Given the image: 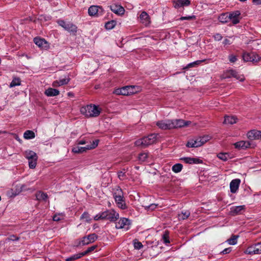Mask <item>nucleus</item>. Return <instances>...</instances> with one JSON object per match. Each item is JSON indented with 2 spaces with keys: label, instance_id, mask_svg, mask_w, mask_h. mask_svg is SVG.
<instances>
[{
  "label": "nucleus",
  "instance_id": "5701e85b",
  "mask_svg": "<svg viewBox=\"0 0 261 261\" xmlns=\"http://www.w3.org/2000/svg\"><path fill=\"white\" fill-rule=\"evenodd\" d=\"M113 196L114 198L123 197V192L119 186H116L113 189Z\"/></svg>",
  "mask_w": 261,
  "mask_h": 261
},
{
  "label": "nucleus",
  "instance_id": "c85d7f7f",
  "mask_svg": "<svg viewBox=\"0 0 261 261\" xmlns=\"http://www.w3.org/2000/svg\"><path fill=\"white\" fill-rule=\"evenodd\" d=\"M25 156L28 160L38 159L37 154L32 150L25 151Z\"/></svg>",
  "mask_w": 261,
  "mask_h": 261
},
{
  "label": "nucleus",
  "instance_id": "6ab92c4d",
  "mask_svg": "<svg viewBox=\"0 0 261 261\" xmlns=\"http://www.w3.org/2000/svg\"><path fill=\"white\" fill-rule=\"evenodd\" d=\"M115 202L117 205V206L122 209L125 210L127 208V206L125 203V199L123 197L115 198H114Z\"/></svg>",
  "mask_w": 261,
  "mask_h": 261
},
{
  "label": "nucleus",
  "instance_id": "e433bc0d",
  "mask_svg": "<svg viewBox=\"0 0 261 261\" xmlns=\"http://www.w3.org/2000/svg\"><path fill=\"white\" fill-rule=\"evenodd\" d=\"M20 80L18 77H14L12 81L11 82L9 87L12 88L16 86L20 85Z\"/></svg>",
  "mask_w": 261,
  "mask_h": 261
},
{
  "label": "nucleus",
  "instance_id": "864d4df0",
  "mask_svg": "<svg viewBox=\"0 0 261 261\" xmlns=\"http://www.w3.org/2000/svg\"><path fill=\"white\" fill-rule=\"evenodd\" d=\"M196 18V16L195 15L189 16H182L179 18L180 20H193Z\"/></svg>",
  "mask_w": 261,
  "mask_h": 261
},
{
  "label": "nucleus",
  "instance_id": "09e8293b",
  "mask_svg": "<svg viewBox=\"0 0 261 261\" xmlns=\"http://www.w3.org/2000/svg\"><path fill=\"white\" fill-rule=\"evenodd\" d=\"M157 204L154 203L150 204L149 205H144L143 206L145 207V209L146 210H154L157 207Z\"/></svg>",
  "mask_w": 261,
  "mask_h": 261
},
{
  "label": "nucleus",
  "instance_id": "49530a36",
  "mask_svg": "<svg viewBox=\"0 0 261 261\" xmlns=\"http://www.w3.org/2000/svg\"><path fill=\"white\" fill-rule=\"evenodd\" d=\"M96 247H97V246L94 245V246H91V247L88 248L86 251L82 252V255H83V256H85V255L88 254V253L93 251Z\"/></svg>",
  "mask_w": 261,
  "mask_h": 261
},
{
  "label": "nucleus",
  "instance_id": "1a4fd4ad",
  "mask_svg": "<svg viewBox=\"0 0 261 261\" xmlns=\"http://www.w3.org/2000/svg\"><path fill=\"white\" fill-rule=\"evenodd\" d=\"M243 58L245 62H257L260 60L259 56L255 53H244Z\"/></svg>",
  "mask_w": 261,
  "mask_h": 261
},
{
  "label": "nucleus",
  "instance_id": "4468645a",
  "mask_svg": "<svg viewBox=\"0 0 261 261\" xmlns=\"http://www.w3.org/2000/svg\"><path fill=\"white\" fill-rule=\"evenodd\" d=\"M180 160L189 164H198L202 163V161L201 160L195 158L184 157L181 158Z\"/></svg>",
  "mask_w": 261,
  "mask_h": 261
},
{
  "label": "nucleus",
  "instance_id": "c9c22d12",
  "mask_svg": "<svg viewBox=\"0 0 261 261\" xmlns=\"http://www.w3.org/2000/svg\"><path fill=\"white\" fill-rule=\"evenodd\" d=\"M182 167L183 166L181 164H176L172 166V170L175 173H178L181 171Z\"/></svg>",
  "mask_w": 261,
  "mask_h": 261
},
{
  "label": "nucleus",
  "instance_id": "ddd939ff",
  "mask_svg": "<svg viewBox=\"0 0 261 261\" xmlns=\"http://www.w3.org/2000/svg\"><path fill=\"white\" fill-rule=\"evenodd\" d=\"M201 139L199 137L189 140L187 143V146L188 147H198L201 146Z\"/></svg>",
  "mask_w": 261,
  "mask_h": 261
},
{
  "label": "nucleus",
  "instance_id": "f03ea898",
  "mask_svg": "<svg viewBox=\"0 0 261 261\" xmlns=\"http://www.w3.org/2000/svg\"><path fill=\"white\" fill-rule=\"evenodd\" d=\"M102 109L98 106L90 104L82 107L80 109L81 113L86 117H96L99 115Z\"/></svg>",
  "mask_w": 261,
  "mask_h": 261
},
{
  "label": "nucleus",
  "instance_id": "052dcab7",
  "mask_svg": "<svg viewBox=\"0 0 261 261\" xmlns=\"http://www.w3.org/2000/svg\"><path fill=\"white\" fill-rule=\"evenodd\" d=\"M231 251V247L227 248H225V249H224L221 252V253H222L223 254H227V253H229V252H230Z\"/></svg>",
  "mask_w": 261,
  "mask_h": 261
},
{
  "label": "nucleus",
  "instance_id": "bf43d9fd",
  "mask_svg": "<svg viewBox=\"0 0 261 261\" xmlns=\"http://www.w3.org/2000/svg\"><path fill=\"white\" fill-rule=\"evenodd\" d=\"M237 59L236 56L231 55L229 56V60L231 63H234L237 61Z\"/></svg>",
  "mask_w": 261,
  "mask_h": 261
},
{
  "label": "nucleus",
  "instance_id": "0e129e2a",
  "mask_svg": "<svg viewBox=\"0 0 261 261\" xmlns=\"http://www.w3.org/2000/svg\"><path fill=\"white\" fill-rule=\"evenodd\" d=\"M252 2L256 5L261 4V0H253Z\"/></svg>",
  "mask_w": 261,
  "mask_h": 261
},
{
  "label": "nucleus",
  "instance_id": "39448f33",
  "mask_svg": "<svg viewBox=\"0 0 261 261\" xmlns=\"http://www.w3.org/2000/svg\"><path fill=\"white\" fill-rule=\"evenodd\" d=\"M98 238V236L95 233H91L87 236H85L80 240H77L75 242V246L87 245L90 243L95 242Z\"/></svg>",
  "mask_w": 261,
  "mask_h": 261
},
{
  "label": "nucleus",
  "instance_id": "cd10ccee",
  "mask_svg": "<svg viewBox=\"0 0 261 261\" xmlns=\"http://www.w3.org/2000/svg\"><path fill=\"white\" fill-rule=\"evenodd\" d=\"M219 21L222 23H226L229 21V13H222L218 17Z\"/></svg>",
  "mask_w": 261,
  "mask_h": 261
},
{
  "label": "nucleus",
  "instance_id": "aec40b11",
  "mask_svg": "<svg viewBox=\"0 0 261 261\" xmlns=\"http://www.w3.org/2000/svg\"><path fill=\"white\" fill-rule=\"evenodd\" d=\"M245 209V205L232 206L230 208V213L234 216L241 214V212Z\"/></svg>",
  "mask_w": 261,
  "mask_h": 261
},
{
  "label": "nucleus",
  "instance_id": "338daca9",
  "mask_svg": "<svg viewBox=\"0 0 261 261\" xmlns=\"http://www.w3.org/2000/svg\"><path fill=\"white\" fill-rule=\"evenodd\" d=\"M15 139L16 140H18L19 142L21 141V140L18 138V137L17 136H16V137H15Z\"/></svg>",
  "mask_w": 261,
  "mask_h": 261
},
{
  "label": "nucleus",
  "instance_id": "c756f323",
  "mask_svg": "<svg viewBox=\"0 0 261 261\" xmlns=\"http://www.w3.org/2000/svg\"><path fill=\"white\" fill-rule=\"evenodd\" d=\"M237 122V118L234 116H227L225 117L224 123L233 124Z\"/></svg>",
  "mask_w": 261,
  "mask_h": 261
},
{
  "label": "nucleus",
  "instance_id": "ea45409f",
  "mask_svg": "<svg viewBox=\"0 0 261 261\" xmlns=\"http://www.w3.org/2000/svg\"><path fill=\"white\" fill-rule=\"evenodd\" d=\"M162 240L165 244H167L170 243L169 232L168 231H165L164 232L162 236Z\"/></svg>",
  "mask_w": 261,
  "mask_h": 261
},
{
  "label": "nucleus",
  "instance_id": "20e7f679",
  "mask_svg": "<svg viewBox=\"0 0 261 261\" xmlns=\"http://www.w3.org/2000/svg\"><path fill=\"white\" fill-rule=\"evenodd\" d=\"M156 140V135L152 134L147 137L138 139L135 142V145L137 146L146 147L150 145L153 144Z\"/></svg>",
  "mask_w": 261,
  "mask_h": 261
},
{
  "label": "nucleus",
  "instance_id": "f257e3e1",
  "mask_svg": "<svg viewBox=\"0 0 261 261\" xmlns=\"http://www.w3.org/2000/svg\"><path fill=\"white\" fill-rule=\"evenodd\" d=\"M190 121H185L183 119H165L156 122L158 127L162 129H172L189 126Z\"/></svg>",
  "mask_w": 261,
  "mask_h": 261
},
{
  "label": "nucleus",
  "instance_id": "b1692460",
  "mask_svg": "<svg viewBox=\"0 0 261 261\" xmlns=\"http://www.w3.org/2000/svg\"><path fill=\"white\" fill-rule=\"evenodd\" d=\"M135 86H127L122 88V95H128L134 93Z\"/></svg>",
  "mask_w": 261,
  "mask_h": 261
},
{
  "label": "nucleus",
  "instance_id": "603ef678",
  "mask_svg": "<svg viewBox=\"0 0 261 261\" xmlns=\"http://www.w3.org/2000/svg\"><path fill=\"white\" fill-rule=\"evenodd\" d=\"M142 244L139 241H135L134 242V247L136 249H140L143 247Z\"/></svg>",
  "mask_w": 261,
  "mask_h": 261
},
{
  "label": "nucleus",
  "instance_id": "473e14b6",
  "mask_svg": "<svg viewBox=\"0 0 261 261\" xmlns=\"http://www.w3.org/2000/svg\"><path fill=\"white\" fill-rule=\"evenodd\" d=\"M256 252V251L255 245L248 247L244 251L245 254L250 255L257 254Z\"/></svg>",
  "mask_w": 261,
  "mask_h": 261
},
{
  "label": "nucleus",
  "instance_id": "7ed1b4c3",
  "mask_svg": "<svg viewBox=\"0 0 261 261\" xmlns=\"http://www.w3.org/2000/svg\"><path fill=\"white\" fill-rule=\"evenodd\" d=\"M119 218V214L114 210L111 209L98 213L94 217V219L95 221L107 220L111 222H115Z\"/></svg>",
  "mask_w": 261,
  "mask_h": 261
},
{
  "label": "nucleus",
  "instance_id": "5fc2aeb1",
  "mask_svg": "<svg viewBox=\"0 0 261 261\" xmlns=\"http://www.w3.org/2000/svg\"><path fill=\"white\" fill-rule=\"evenodd\" d=\"M256 248V253L257 254H261V244L260 243H258L255 244Z\"/></svg>",
  "mask_w": 261,
  "mask_h": 261
},
{
  "label": "nucleus",
  "instance_id": "dca6fc26",
  "mask_svg": "<svg viewBox=\"0 0 261 261\" xmlns=\"http://www.w3.org/2000/svg\"><path fill=\"white\" fill-rule=\"evenodd\" d=\"M174 7L177 9L184 6H188L190 5V0H177L173 2Z\"/></svg>",
  "mask_w": 261,
  "mask_h": 261
},
{
  "label": "nucleus",
  "instance_id": "4c0bfd02",
  "mask_svg": "<svg viewBox=\"0 0 261 261\" xmlns=\"http://www.w3.org/2000/svg\"><path fill=\"white\" fill-rule=\"evenodd\" d=\"M217 157L223 161H226L229 158V155L228 153L220 152L217 154Z\"/></svg>",
  "mask_w": 261,
  "mask_h": 261
},
{
  "label": "nucleus",
  "instance_id": "2f4dec72",
  "mask_svg": "<svg viewBox=\"0 0 261 261\" xmlns=\"http://www.w3.org/2000/svg\"><path fill=\"white\" fill-rule=\"evenodd\" d=\"M35 137V133L32 130H26L23 134L24 138L27 140L33 139Z\"/></svg>",
  "mask_w": 261,
  "mask_h": 261
},
{
  "label": "nucleus",
  "instance_id": "2eb2a0df",
  "mask_svg": "<svg viewBox=\"0 0 261 261\" xmlns=\"http://www.w3.org/2000/svg\"><path fill=\"white\" fill-rule=\"evenodd\" d=\"M112 12L118 15H122L124 13V9L119 5L113 4L110 6Z\"/></svg>",
  "mask_w": 261,
  "mask_h": 261
},
{
  "label": "nucleus",
  "instance_id": "0eeeda50",
  "mask_svg": "<svg viewBox=\"0 0 261 261\" xmlns=\"http://www.w3.org/2000/svg\"><path fill=\"white\" fill-rule=\"evenodd\" d=\"M131 224L130 220L126 218H121L116 224L117 229H124L127 230L129 229Z\"/></svg>",
  "mask_w": 261,
  "mask_h": 261
},
{
  "label": "nucleus",
  "instance_id": "bb28decb",
  "mask_svg": "<svg viewBox=\"0 0 261 261\" xmlns=\"http://www.w3.org/2000/svg\"><path fill=\"white\" fill-rule=\"evenodd\" d=\"M140 19L142 23L146 25L149 23V17L148 14L145 11L141 13L140 15Z\"/></svg>",
  "mask_w": 261,
  "mask_h": 261
},
{
  "label": "nucleus",
  "instance_id": "79ce46f5",
  "mask_svg": "<svg viewBox=\"0 0 261 261\" xmlns=\"http://www.w3.org/2000/svg\"><path fill=\"white\" fill-rule=\"evenodd\" d=\"M81 219H84L86 222H89L91 221L90 215L88 213L85 212L81 216Z\"/></svg>",
  "mask_w": 261,
  "mask_h": 261
},
{
  "label": "nucleus",
  "instance_id": "9b49d317",
  "mask_svg": "<svg viewBox=\"0 0 261 261\" xmlns=\"http://www.w3.org/2000/svg\"><path fill=\"white\" fill-rule=\"evenodd\" d=\"M34 42L36 45L42 49H46L48 47L47 42L44 39L36 37L34 39Z\"/></svg>",
  "mask_w": 261,
  "mask_h": 261
},
{
  "label": "nucleus",
  "instance_id": "f704fd0d",
  "mask_svg": "<svg viewBox=\"0 0 261 261\" xmlns=\"http://www.w3.org/2000/svg\"><path fill=\"white\" fill-rule=\"evenodd\" d=\"M82 252L77 253V254H73V255H71V256L67 258L66 259V261H73V260H75L79 258H80L82 256H83V255H82Z\"/></svg>",
  "mask_w": 261,
  "mask_h": 261
},
{
  "label": "nucleus",
  "instance_id": "774afa93",
  "mask_svg": "<svg viewBox=\"0 0 261 261\" xmlns=\"http://www.w3.org/2000/svg\"><path fill=\"white\" fill-rule=\"evenodd\" d=\"M2 133H6V132L0 130V134H2Z\"/></svg>",
  "mask_w": 261,
  "mask_h": 261
},
{
  "label": "nucleus",
  "instance_id": "6e6552de",
  "mask_svg": "<svg viewBox=\"0 0 261 261\" xmlns=\"http://www.w3.org/2000/svg\"><path fill=\"white\" fill-rule=\"evenodd\" d=\"M229 18L232 25L238 24L242 19L240 11L237 10L229 13Z\"/></svg>",
  "mask_w": 261,
  "mask_h": 261
},
{
  "label": "nucleus",
  "instance_id": "6e6d98bb",
  "mask_svg": "<svg viewBox=\"0 0 261 261\" xmlns=\"http://www.w3.org/2000/svg\"><path fill=\"white\" fill-rule=\"evenodd\" d=\"M222 36L219 33H217L214 35V38L215 41H220L222 40Z\"/></svg>",
  "mask_w": 261,
  "mask_h": 261
},
{
  "label": "nucleus",
  "instance_id": "a19ab883",
  "mask_svg": "<svg viewBox=\"0 0 261 261\" xmlns=\"http://www.w3.org/2000/svg\"><path fill=\"white\" fill-rule=\"evenodd\" d=\"M148 157V154L146 152H142L139 154L138 159L141 162H145Z\"/></svg>",
  "mask_w": 261,
  "mask_h": 261
},
{
  "label": "nucleus",
  "instance_id": "7c9ffc66",
  "mask_svg": "<svg viewBox=\"0 0 261 261\" xmlns=\"http://www.w3.org/2000/svg\"><path fill=\"white\" fill-rule=\"evenodd\" d=\"M88 149H87V146L86 147L75 146L73 147L72 151L75 153H81L86 151Z\"/></svg>",
  "mask_w": 261,
  "mask_h": 261
},
{
  "label": "nucleus",
  "instance_id": "69168bd1",
  "mask_svg": "<svg viewBox=\"0 0 261 261\" xmlns=\"http://www.w3.org/2000/svg\"><path fill=\"white\" fill-rule=\"evenodd\" d=\"M79 144H86V141L85 140H81L78 142Z\"/></svg>",
  "mask_w": 261,
  "mask_h": 261
},
{
  "label": "nucleus",
  "instance_id": "f3484780",
  "mask_svg": "<svg viewBox=\"0 0 261 261\" xmlns=\"http://www.w3.org/2000/svg\"><path fill=\"white\" fill-rule=\"evenodd\" d=\"M236 148L238 149H245L250 146V143L248 141H241L233 144Z\"/></svg>",
  "mask_w": 261,
  "mask_h": 261
},
{
  "label": "nucleus",
  "instance_id": "412c9836",
  "mask_svg": "<svg viewBox=\"0 0 261 261\" xmlns=\"http://www.w3.org/2000/svg\"><path fill=\"white\" fill-rule=\"evenodd\" d=\"M99 10L102 11V8L97 6H92L88 9V14L90 16H96L98 13Z\"/></svg>",
  "mask_w": 261,
  "mask_h": 261
},
{
  "label": "nucleus",
  "instance_id": "f8f14e48",
  "mask_svg": "<svg viewBox=\"0 0 261 261\" xmlns=\"http://www.w3.org/2000/svg\"><path fill=\"white\" fill-rule=\"evenodd\" d=\"M241 180L239 178H236L232 180L230 183V190L232 193H236L238 190Z\"/></svg>",
  "mask_w": 261,
  "mask_h": 261
},
{
  "label": "nucleus",
  "instance_id": "a18cd8bd",
  "mask_svg": "<svg viewBox=\"0 0 261 261\" xmlns=\"http://www.w3.org/2000/svg\"><path fill=\"white\" fill-rule=\"evenodd\" d=\"M37 159H34L29 160V166L31 169H34L36 167Z\"/></svg>",
  "mask_w": 261,
  "mask_h": 261
},
{
  "label": "nucleus",
  "instance_id": "8fccbe9b",
  "mask_svg": "<svg viewBox=\"0 0 261 261\" xmlns=\"http://www.w3.org/2000/svg\"><path fill=\"white\" fill-rule=\"evenodd\" d=\"M199 138H200V139L201 140V145H202L203 144H204L205 143H206L207 141H208L210 140V137L208 136H204L202 137H199Z\"/></svg>",
  "mask_w": 261,
  "mask_h": 261
},
{
  "label": "nucleus",
  "instance_id": "13d9d810",
  "mask_svg": "<svg viewBox=\"0 0 261 261\" xmlns=\"http://www.w3.org/2000/svg\"><path fill=\"white\" fill-rule=\"evenodd\" d=\"M18 240H19V238L14 235H11L7 239L8 241H17Z\"/></svg>",
  "mask_w": 261,
  "mask_h": 261
},
{
  "label": "nucleus",
  "instance_id": "a878e982",
  "mask_svg": "<svg viewBox=\"0 0 261 261\" xmlns=\"http://www.w3.org/2000/svg\"><path fill=\"white\" fill-rule=\"evenodd\" d=\"M45 94L47 96H55L60 94V91L56 89L49 88L45 91Z\"/></svg>",
  "mask_w": 261,
  "mask_h": 261
},
{
  "label": "nucleus",
  "instance_id": "680f3d73",
  "mask_svg": "<svg viewBox=\"0 0 261 261\" xmlns=\"http://www.w3.org/2000/svg\"><path fill=\"white\" fill-rule=\"evenodd\" d=\"M122 88L117 89L115 90V91H114V93H115L116 95H122Z\"/></svg>",
  "mask_w": 261,
  "mask_h": 261
},
{
  "label": "nucleus",
  "instance_id": "de8ad7c7",
  "mask_svg": "<svg viewBox=\"0 0 261 261\" xmlns=\"http://www.w3.org/2000/svg\"><path fill=\"white\" fill-rule=\"evenodd\" d=\"M118 177L121 180H123L126 178V175L125 174V172L122 171H120L118 172Z\"/></svg>",
  "mask_w": 261,
  "mask_h": 261
},
{
  "label": "nucleus",
  "instance_id": "393cba45",
  "mask_svg": "<svg viewBox=\"0 0 261 261\" xmlns=\"http://www.w3.org/2000/svg\"><path fill=\"white\" fill-rule=\"evenodd\" d=\"M36 197L37 200L46 201L48 199L47 194L42 191H38L36 193Z\"/></svg>",
  "mask_w": 261,
  "mask_h": 261
},
{
  "label": "nucleus",
  "instance_id": "e2e57ef3",
  "mask_svg": "<svg viewBox=\"0 0 261 261\" xmlns=\"http://www.w3.org/2000/svg\"><path fill=\"white\" fill-rule=\"evenodd\" d=\"M223 44L224 45H229V44H231V42L230 41V40L227 38H225L223 41Z\"/></svg>",
  "mask_w": 261,
  "mask_h": 261
},
{
  "label": "nucleus",
  "instance_id": "9d476101",
  "mask_svg": "<svg viewBox=\"0 0 261 261\" xmlns=\"http://www.w3.org/2000/svg\"><path fill=\"white\" fill-rule=\"evenodd\" d=\"M231 77H235L236 79L239 80L240 81L242 82L245 80L244 77L238 74V73L233 70H228L225 72V78H230Z\"/></svg>",
  "mask_w": 261,
  "mask_h": 261
},
{
  "label": "nucleus",
  "instance_id": "c03bdc74",
  "mask_svg": "<svg viewBox=\"0 0 261 261\" xmlns=\"http://www.w3.org/2000/svg\"><path fill=\"white\" fill-rule=\"evenodd\" d=\"M98 140H95L93 141L91 145H87V149L90 150L96 148L98 144Z\"/></svg>",
  "mask_w": 261,
  "mask_h": 261
},
{
  "label": "nucleus",
  "instance_id": "72a5a7b5",
  "mask_svg": "<svg viewBox=\"0 0 261 261\" xmlns=\"http://www.w3.org/2000/svg\"><path fill=\"white\" fill-rule=\"evenodd\" d=\"M190 215V213L189 211H182L180 214H178V219L179 220H185L188 218Z\"/></svg>",
  "mask_w": 261,
  "mask_h": 261
},
{
  "label": "nucleus",
  "instance_id": "4be33fe9",
  "mask_svg": "<svg viewBox=\"0 0 261 261\" xmlns=\"http://www.w3.org/2000/svg\"><path fill=\"white\" fill-rule=\"evenodd\" d=\"M70 80L69 77L59 79L53 82V86L56 87L66 85L69 82Z\"/></svg>",
  "mask_w": 261,
  "mask_h": 261
},
{
  "label": "nucleus",
  "instance_id": "3c124183",
  "mask_svg": "<svg viewBox=\"0 0 261 261\" xmlns=\"http://www.w3.org/2000/svg\"><path fill=\"white\" fill-rule=\"evenodd\" d=\"M64 218V215L61 214L55 215L53 217V220L55 221H59Z\"/></svg>",
  "mask_w": 261,
  "mask_h": 261
},
{
  "label": "nucleus",
  "instance_id": "423d86ee",
  "mask_svg": "<svg viewBox=\"0 0 261 261\" xmlns=\"http://www.w3.org/2000/svg\"><path fill=\"white\" fill-rule=\"evenodd\" d=\"M57 23L59 25L63 28L65 30L67 31L69 33L73 35H75L77 31V27L71 22H66L64 20L62 19H59L57 21Z\"/></svg>",
  "mask_w": 261,
  "mask_h": 261
},
{
  "label": "nucleus",
  "instance_id": "58836bf2",
  "mask_svg": "<svg viewBox=\"0 0 261 261\" xmlns=\"http://www.w3.org/2000/svg\"><path fill=\"white\" fill-rule=\"evenodd\" d=\"M116 24V21L115 20H111L108 21L105 24V28L107 30H111L113 29Z\"/></svg>",
  "mask_w": 261,
  "mask_h": 261
},
{
  "label": "nucleus",
  "instance_id": "a211bd4d",
  "mask_svg": "<svg viewBox=\"0 0 261 261\" xmlns=\"http://www.w3.org/2000/svg\"><path fill=\"white\" fill-rule=\"evenodd\" d=\"M260 131L256 130H251L247 133V137L251 140L259 139L260 137Z\"/></svg>",
  "mask_w": 261,
  "mask_h": 261
},
{
  "label": "nucleus",
  "instance_id": "4d7b16f0",
  "mask_svg": "<svg viewBox=\"0 0 261 261\" xmlns=\"http://www.w3.org/2000/svg\"><path fill=\"white\" fill-rule=\"evenodd\" d=\"M202 62V61H200V60H197L196 61H195L194 62H192V63H191L190 64H189L188 65V67H193L195 65H198L200 63H201Z\"/></svg>",
  "mask_w": 261,
  "mask_h": 261
},
{
  "label": "nucleus",
  "instance_id": "37998d69",
  "mask_svg": "<svg viewBox=\"0 0 261 261\" xmlns=\"http://www.w3.org/2000/svg\"><path fill=\"white\" fill-rule=\"evenodd\" d=\"M237 236H232L230 239H228L227 242L230 245H235L237 243Z\"/></svg>",
  "mask_w": 261,
  "mask_h": 261
}]
</instances>
